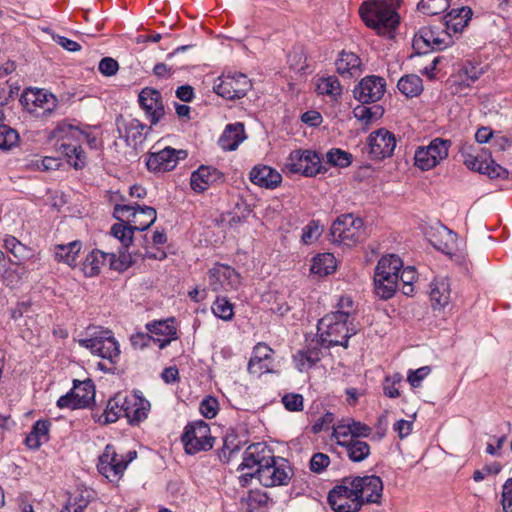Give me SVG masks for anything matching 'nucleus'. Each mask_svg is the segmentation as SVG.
<instances>
[{
    "label": "nucleus",
    "instance_id": "obj_5",
    "mask_svg": "<svg viewBox=\"0 0 512 512\" xmlns=\"http://www.w3.org/2000/svg\"><path fill=\"white\" fill-rule=\"evenodd\" d=\"M108 262L110 268L118 271L128 269L134 262L132 254L121 249L119 255L110 252L106 253L99 249L91 251L85 258L83 263V272L88 277H94L100 273V269Z\"/></svg>",
    "mask_w": 512,
    "mask_h": 512
},
{
    "label": "nucleus",
    "instance_id": "obj_52",
    "mask_svg": "<svg viewBox=\"0 0 512 512\" xmlns=\"http://www.w3.org/2000/svg\"><path fill=\"white\" fill-rule=\"evenodd\" d=\"M483 73L484 70L482 67L471 62H467L460 69L459 76L461 77L462 82L467 86H470L472 83L476 82Z\"/></svg>",
    "mask_w": 512,
    "mask_h": 512
},
{
    "label": "nucleus",
    "instance_id": "obj_51",
    "mask_svg": "<svg viewBox=\"0 0 512 512\" xmlns=\"http://www.w3.org/2000/svg\"><path fill=\"white\" fill-rule=\"evenodd\" d=\"M327 162L333 166L345 168L352 162V155L339 148H332L326 154Z\"/></svg>",
    "mask_w": 512,
    "mask_h": 512
},
{
    "label": "nucleus",
    "instance_id": "obj_44",
    "mask_svg": "<svg viewBox=\"0 0 512 512\" xmlns=\"http://www.w3.org/2000/svg\"><path fill=\"white\" fill-rule=\"evenodd\" d=\"M317 91L319 94L330 96L336 99L342 93V88L339 80L335 76L321 78L317 84Z\"/></svg>",
    "mask_w": 512,
    "mask_h": 512
},
{
    "label": "nucleus",
    "instance_id": "obj_33",
    "mask_svg": "<svg viewBox=\"0 0 512 512\" xmlns=\"http://www.w3.org/2000/svg\"><path fill=\"white\" fill-rule=\"evenodd\" d=\"M341 447L345 448L349 460L355 463L364 461L371 454L370 445L360 439H350L341 443Z\"/></svg>",
    "mask_w": 512,
    "mask_h": 512
},
{
    "label": "nucleus",
    "instance_id": "obj_22",
    "mask_svg": "<svg viewBox=\"0 0 512 512\" xmlns=\"http://www.w3.org/2000/svg\"><path fill=\"white\" fill-rule=\"evenodd\" d=\"M223 173L212 166H200L193 171L190 177L191 189L196 193H202L211 185L222 181Z\"/></svg>",
    "mask_w": 512,
    "mask_h": 512
},
{
    "label": "nucleus",
    "instance_id": "obj_21",
    "mask_svg": "<svg viewBox=\"0 0 512 512\" xmlns=\"http://www.w3.org/2000/svg\"><path fill=\"white\" fill-rule=\"evenodd\" d=\"M124 417L130 425H138L148 417L150 402L138 392H134L123 398Z\"/></svg>",
    "mask_w": 512,
    "mask_h": 512
},
{
    "label": "nucleus",
    "instance_id": "obj_48",
    "mask_svg": "<svg viewBox=\"0 0 512 512\" xmlns=\"http://www.w3.org/2000/svg\"><path fill=\"white\" fill-rule=\"evenodd\" d=\"M211 309L213 314L219 319L230 321L233 318V305L225 297H217L213 302Z\"/></svg>",
    "mask_w": 512,
    "mask_h": 512
},
{
    "label": "nucleus",
    "instance_id": "obj_11",
    "mask_svg": "<svg viewBox=\"0 0 512 512\" xmlns=\"http://www.w3.org/2000/svg\"><path fill=\"white\" fill-rule=\"evenodd\" d=\"M451 141L435 138L428 146L419 147L415 151V165L423 171L436 167L441 161L448 157Z\"/></svg>",
    "mask_w": 512,
    "mask_h": 512
},
{
    "label": "nucleus",
    "instance_id": "obj_6",
    "mask_svg": "<svg viewBox=\"0 0 512 512\" xmlns=\"http://www.w3.org/2000/svg\"><path fill=\"white\" fill-rule=\"evenodd\" d=\"M332 241L353 246L366 238V228L360 217L353 214H343L332 223L330 229Z\"/></svg>",
    "mask_w": 512,
    "mask_h": 512
},
{
    "label": "nucleus",
    "instance_id": "obj_57",
    "mask_svg": "<svg viewBox=\"0 0 512 512\" xmlns=\"http://www.w3.org/2000/svg\"><path fill=\"white\" fill-rule=\"evenodd\" d=\"M303 396L298 393H287L282 397L284 407L291 412H299L304 408Z\"/></svg>",
    "mask_w": 512,
    "mask_h": 512
},
{
    "label": "nucleus",
    "instance_id": "obj_40",
    "mask_svg": "<svg viewBox=\"0 0 512 512\" xmlns=\"http://www.w3.org/2000/svg\"><path fill=\"white\" fill-rule=\"evenodd\" d=\"M430 300L432 302V306L434 308L445 307L450 300V286L449 283L442 279L432 283L431 292H430Z\"/></svg>",
    "mask_w": 512,
    "mask_h": 512
},
{
    "label": "nucleus",
    "instance_id": "obj_14",
    "mask_svg": "<svg viewBox=\"0 0 512 512\" xmlns=\"http://www.w3.org/2000/svg\"><path fill=\"white\" fill-rule=\"evenodd\" d=\"M187 157V151L167 146L159 151L150 152L146 160L147 169L154 173H164L173 170L179 160Z\"/></svg>",
    "mask_w": 512,
    "mask_h": 512
},
{
    "label": "nucleus",
    "instance_id": "obj_25",
    "mask_svg": "<svg viewBox=\"0 0 512 512\" xmlns=\"http://www.w3.org/2000/svg\"><path fill=\"white\" fill-rule=\"evenodd\" d=\"M472 14V9L468 6L451 9L444 16L445 30L450 34L461 33L471 20Z\"/></svg>",
    "mask_w": 512,
    "mask_h": 512
},
{
    "label": "nucleus",
    "instance_id": "obj_49",
    "mask_svg": "<svg viewBox=\"0 0 512 512\" xmlns=\"http://www.w3.org/2000/svg\"><path fill=\"white\" fill-rule=\"evenodd\" d=\"M332 429L331 440H334L337 445L341 446V443L349 442L351 437L349 417L339 420Z\"/></svg>",
    "mask_w": 512,
    "mask_h": 512
},
{
    "label": "nucleus",
    "instance_id": "obj_39",
    "mask_svg": "<svg viewBox=\"0 0 512 512\" xmlns=\"http://www.w3.org/2000/svg\"><path fill=\"white\" fill-rule=\"evenodd\" d=\"M398 283L399 278L397 277H387V279L385 278L384 280L381 278V275H376L374 273V292L383 300H388L394 296Z\"/></svg>",
    "mask_w": 512,
    "mask_h": 512
},
{
    "label": "nucleus",
    "instance_id": "obj_27",
    "mask_svg": "<svg viewBox=\"0 0 512 512\" xmlns=\"http://www.w3.org/2000/svg\"><path fill=\"white\" fill-rule=\"evenodd\" d=\"M337 73L344 78L358 76L362 72V61L360 57L343 50L335 61Z\"/></svg>",
    "mask_w": 512,
    "mask_h": 512
},
{
    "label": "nucleus",
    "instance_id": "obj_41",
    "mask_svg": "<svg viewBox=\"0 0 512 512\" xmlns=\"http://www.w3.org/2000/svg\"><path fill=\"white\" fill-rule=\"evenodd\" d=\"M82 244L80 241L75 240L68 244H61L55 246V258L59 262L73 265L77 255L81 250Z\"/></svg>",
    "mask_w": 512,
    "mask_h": 512
},
{
    "label": "nucleus",
    "instance_id": "obj_32",
    "mask_svg": "<svg viewBox=\"0 0 512 512\" xmlns=\"http://www.w3.org/2000/svg\"><path fill=\"white\" fill-rule=\"evenodd\" d=\"M51 427L49 420H37L25 438V444L31 449H39L43 441H48V434Z\"/></svg>",
    "mask_w": 512,
    "mask_h": 512
},
{
    "label": "nucleus",
    "instance_id": "obj_20",
    "mask_svg": "<svg viewBox=\"0 0 512 512\" xmlns=\"http://www.w3.org/2000/svg\"><path fill=\"white\" fill-rule=\"evenodd\" d=\"M146 329L153 336V343L160 349L166 348L172 341L178 339L175 319L156 320L146 324Z\"/></svg>",
    "mask_w": 512,
    "mask_h": 512
},
{
    "label": "nucleus",
    "instance_id": "obj_7",
    "mask_svg": "<svg viewBox=\"0 0 512 512\" xmlns=\"http://www.w3.org/2000/svg\"><path fill=\"white\" fill-rule=\"evenodd\" d=\"M181 441L185 452L194 455L212 449L214 438L211 436L209 425L203 420H198L185 426Z\"/></svg>",
    "mask_w": 512,
    "mask_h": 512
},
{
    "label": "nucleus",
    "instance_id": "obj_47",
    "mask_svg": "<svg viewBox=\"0 0 512 512\" xmlns=\"http://www.w3.org/2000/svg\"><path fill=\"white\" fill-rule=\"evenodd\" d=\"M383 112L384 110L380 105H374L372 107L358 105L353 110L354 117L358 120L364 121L366 124L381 117Z\"/></svg>",
    "mask_w": 512,
    "mask_h": 512
},
{
    "label": "nucleus",
    "instance_id": "obj_28",
    "mask_svg": "<svg viewBox=\"0 0 512 512\" xmlns=\"http://www.w3.org/2000/svg\"><path fill=\"white\" fill-rule=\"evenodd\" d=\"M244 124H228L219 138V145L225 151H234L245 140Z\"/></svg>",
    "mask_w": 512,
    "mask_h": 512
},
{
    "label": "nucleus",
    "instance_id": "obj_8",
    "mask_svg": "<svg viewBox=\"0 0 512 512\" xmlns=\"http://www.w3.org/2000/svg\"><path fill=\"white\" fill-rule=\"evenodd\" d=\"M95 400V385L91 379L84 381L74 380L73 387L57 400V407L71 410L90 407Z\"/></svg>",
    "mask_w": 512,
    "mask_h": 512
},
{
    "label": "nucleus",
    "instance_id": "obj_60",
    "mask_svg": "<svg viewBox=\"0 0 512 512\" xmlns=\"http://www.w3.org/2000/svg\"><path fill=\"white\" fill-rule=\"evenodd\" d=\"M355 307L354 302L351 297L349 296H342L338 300V303L336 305V310L333 311V314H344L345 313V319L350 320L351 315L354 313Z\"/></svg>",
    "mask_w": 512,
    "mask_h": 512
},
{
    "label": "nucleus",
    "instance_id": "obj_55",
    "mask_svg": "<svg viewBox=\"0 0 512 512\" xmlns=\"http://www.w3.org/2000/svg\"><path fill=\"white\" fill-rule=\"evenodd\" d=\"M322 231L319 221L312 220L302 229L301 240L304 244H311L319 238Z\"/></svg>",
    "mask_w": 512,
    "mask_h": 512
},
{
    "label": "nucleus",
    "instance_id": "obj_12",
    "mask_svg": "<svg viewBox=\"0 0 512 512\" xmlns=\"http://www.w3.org/2000/svg\"><path fill=\"white\" fill-rule=\"evenodd\" d=\"M251 87V81L245 74L235 73L219 77L213 90L217 95L227 100H236L246 96Z\"/></svg>",
    "mask_w": 512,
    "mask_h": 512
},
{
    "label": "nucleus",
    "instance_id": "obj_62",
    "mask_svg": "<svg viewBox=\"0 0 512 512\" xmlns=\"http://www.w3.org/2000/svg\"><path fill=\"white\" fill-rule=\"evenodd\" d=\"M4 246L10 253H12L18 259L23 257L24 252L26 250L25 245H23L17 238L11 235L5 237Z\"/></svg>",
    "mask_w": 512,
    "mask_h": 512
},
{
    "label": "nucleus",
    "instance_id": "obj_29",
    "mask_svg": "<svg viewBox=\"0 0 512 512\" xmlns=\"http://www.w3.org/2000/svg\"><path fill=\"white\" fill-rule=\"evenodd\" d=\"M322 357V350L318 345H308L306 348L297 351L293 360L300 372L308 371L315 366Z\"/></svg>",
    "mask_w": 512,
    "mask_h": 512
},
{
    "label": "nucleus",
    "instance_id": "obj_2",
    "mask_svg": "<svg viewBox=\"0 0 512 512\" xmlns=\"http://www.w3.org/2000/svg\"><path fill=\"white\" fill-rule=\"evenodd\" d=\"M359 13L364 23L379 35L392 37L400 23V17L395 9L383 1L364 2Z\"/></svg>",
    "mask_w": 512,
    "mask_h": 512
},
{
    "label": "nucleus",
    "instance_id": "obj_34",
    "mask_svg": "<svg viewBox=\"0 0 512 512\" xmlns=\"http://www.w3.org/2000/svg\"><path fill=\"white\" fill-rule=\"evenodd\" d=\"M23 99L27 104L31 102L35 107L42 108L44 112H52L57 105V100L54 95L41 90L26 91L23 95Z\"/></svg>",
    "mask_w": 512,
    "mask_h": 512
},
{
    "label": "nucleus",
    "instance_id": "obj_24",
    "mask_svg": "<svg viewBox=\"0 0 512 512\" xmlns=\"http://www.w3.org/2000/svg\"><path fill=\"white\" fill-rule=\"evenodd\" d=\"M53 135L58 139L75 140L76 142L85 141L92 149H99L100 147V142L95 136L65 122L60 123L55 128Z\"/></svg>",
    "mask_w": 512,
    "mask_h": 512
},
{
    "label": "nucleus",
    "instance_id": "obj_61",
    "mask_svg": "<svg viewBox=\"0 0 512 512\" xmlns=\"http://www.w3.org/2000/svg\"><path fill=\"white\" fill-rule=\"evenodd\" d=\"M330 458L324 453H315L310 459V470L314 473H322L329 465Z\"/></svg>",
    "mask_w": 512,
    "mask_h": 512
},
{
    "label": "nucleus",
    "instance_id": "obj_1",
    "mask_svg": "<svg viewBox=\"0 0 512 512\" xmlns=\"http://www.w3.org/2000/svg\"><path fill=\"white\" fill-rule=\"evenodd\" d=\"M114 216L119 223L111 227V235L127 249L133 242L135 231L147 230L157 219L156 209L151 206L117 204L114 207Z\"/></svg>",
    "mask_w": 512,
    "mask_h": 512
},
{
    "label": "nucleus",
    "instance_id": "obj_38",
    "mask_svg": "<svg viewBox=\"0 0 512 512\" xmlns=\"http://www.w3.org/2000/svg\"><path fill=\"white\" fill-rule=\"evenodd\" d=\"M397 88L406 97H416L423 91L422 79L415 74L404 75L399 79Z\"/></svg>",
    "mask_w": 512,
    "mask_h": 512
},
{
    "label": "nucleus",
    "instance_id": "obj_26",
    "mask_svg": "<svg viewBox=\"0 0 512 512\" xmlns=\"http://www.w3.org/2000/svg\"><path fill=\"white\" fill-rule=\"evenodd\" d=\"M249 178L253 184L267 189L276 188L282 180V176L279 172L266 165L255 166L250 171Z\"/></svg>",
    "mask_w": 512,
    "mask_h": 512
},
{
    "label": "nucleus",
    "instance_id": "obj_15",
    "mask_svg": "<svg viewBox=\"0 0 512 512\" xmlns=\"http://www.w3.org/2000/svg\"><path fill=\"white\" fill-rule=\"evenodd\" d=\"M97 469L110 482H117L123 476L126 467L124 461L120 458V454L116 452L115 447L108 444L99 456Z\"/></svg>",
    "mask_w": 512,
    "mask_h": 512
},
{
    "label": "nucleus",
    "instance_id": "obj_9",
    "mask_svg": "<svg viewBox=\"0 0 512 512\" xmlns=\"http://www.w3.org/2000/svg\"><path fill=\"white\" fill-rule=\"evenodd\" d=\"M286 167L291 173H300L305 177H313L326 172L322 166L320 155L312 150H294L290 153Z\"/></svg>",
    "mask_w": 512,
    "mask_h": 512
},
{
    "label": "nucleus",
    "instance_id": "obj_64",
    "mask_svg": "<svg viewBox=\"0 0 512 512\" xmlns=\"http://www.w3.org/2000/svg\"><path fill=\"white\" fill-rule=\"evenodd\" d=\"M502 506L505 512H512V478L507 479L503 485Z\"/></svg>",
    "mask_w": 512,
    "mask_h": 512
},
{
    "label": "nucleus",
    "instance_id": "obj_37",
    "mask_svg": "<svg viewBox=\"0 0 512 512\" xmlns=\"http://www.w3.org/2000/svg\"><path fill=\"white\" fill-rule=\"evenodd\" d=\"M336 269V259L332 253H322L315 256L310 268L311 273L326 276Z\"/></svg>",
    "mask_w": 512,
    "mask_h": 512
},
{
    "label": "nucleus",
    "instance_id": "obj_4",
    "mask_svg": "<svg viewBox=\"0 0 512 512\" xmlns=\"http://www.w3.org/2000/svg\"><path fill=\"white\" fill-rule=\"evenodd\" d=\"M89 338L78 341L81 347L88 349L93 355L116 364L120 358V346L113 332L100 328H88Z\"/></svg>",
    "mask_w": 512,
    "mask_h": 512
},
{
    "label": "nucleus",
    "instance_id": "obj_58",
    "mask_svg": "<svg viewBox=\"0 0 512 512\" xmlns=\"http://www.w3.org/2000/svg\"><path fill=\"white\" fill-rule=\"evenodd\" d=\"M351 437L350 439L367 438L372 433V428L367 424L349 417Z\"/></svg>",
    "mask_w": 512,
    "mask_h": 512
},
{
    "label": "nucleus",
    "instance_id": "obj_19",
    "mask_svg": "<svg viewBox=\"0 0 512 512\" xmlns=\"http://www.w3.org/2000/svg\"><path fill=\"white\" fill-rule=\"evenodd\" d=\"M356 484V491L359 494L361 507L366 503H379L383 492V482L379 476L366 475L353 477Z\"/></svg>",
    "mask_w": 512,
    "mask_h": 512
},
{
    "label": "nucleus",
    "instance_id": "obj_43",
    "mask_svg": "<svg viewBox=\"0 0 512 512\" xmlns=\"http://www.w3.org/2000/svg\"><path fill=\"white\" fill-rule=\"evenodd\" d=\"M208 277L210 280L213 278H217V281L228 280L231 286H237L239 284V274L229 266L219 265L217 267H213L208 272Z\"/></svg>",
    "mask_w": 512,
    "mask_h": 512
},
{
    "label": "nucleus",
    "instance_id": "obj_17",
    "mask_svg": "<svg viewBox=\"0 0 512 512\" xmlns=\"http://www.w3.org/2000/svg\"><path fill=\"white\" fill-rule=\"evenodd\" d=\"M386 88L385 79L370 75L366 76L355 86L353 94L355 99L363 104L377 102L384 95Z\"/></svg>",
    "mask_w": 512,
    "mask_h": 512
},
{
    "label": "nucleus",
    "instance_id": "obj_56",
    "mask_svg": "<svg viewBox=\"0 0 512 512\" xmlns=\"http://www.w3.org/2000/svg\"><path fill=\"white\" fill-rule=\"evenodd\" d=\"M200 413L207 419L214 418L219 410V403L217 398L213 396L205 397L200 403Z\"/></svg>",
    "mask_w": 512,
    "mask_h": 512
},
{
    "label": "nucleus",
    "instance_id": "obj_59",
    "mask_svg": "<svg viewBox=\"0 0 512 512\" xmlns=\"http://www.w3.org/2000/svg\"><path fill=\"white\" fill-rule=\"evenodd\" d=\"M483 174L487 175L491 179L500 178L507 179L509 172L506 168L497 164L494 160L490 159L486 161Z\"/></svg>",
    "mask_w": 512,
    "mask_h": 512
},
{
    "label": "nucleus",
    "instance_id": "obj_3",
    "mask_svg": "<svg viewBox=\"0 0 512 512\" xmlns=\"http://www.w3.org/2000/svg\"><path fill=\"white\" fill-rule=\"evenodd\" d=\"M317 330L323 344L327 347L342 346L348 348L349 339L357 333L351 320L345 319V313H328L317 324Z\"/></svg>",
    "mask_w": 512,
    "mask_h": 512
},
{
    "label": "nucleus",
    "instance_id": "obj_36",
    "mask_svg": "<svg viewBox=\"0 0 512 512\" xmlns=\"http://www.w3.org/2000/svg\"><path fill=\"white\" fill-rule=\"evenodd\" d=\"M121 394L109 399L106 409L103 414L99 417V422L102 424H109L116 422L121 415L124 416V404Z\"/></svg>",
    "mask_w": 512,
    "mask_h": 512
},
{
    "label": "nucleus",
    "instance_id": "obj_45",
    "mask_svg": "<svg viewBox=\"0 0 512 512\" xmlns=\"http://www.w3.org/2000/svg\"><path fill=\"white\" fill-rule=\"evenodd\" d=\"M247 451L252 452L255 460H259L257 469H264V465H269V463L274 462V455L272 450L269 449L264 443H253L248 448Z\"/></svg>",
    "mask_w": 512,
    "mask_h": 512
},
{
    "label": "nucleus",
    "instance_id": "obj_13",
    "mask_svg": "<svg viewBox=\"0 0 512 512\" xmlns=\"http://www.w3.org/2000/svg\"><path fill=\"white\" fill-rule=\"evenodd\" d=\"M257 479L265 487L285 485L292 477V468L288 460L274 457V462L264 465V469H256Z\"/></svg>",
    "mask_w": 512,
    "mask_h": 512
},
{
    "label": "nucleus",
    "instance_id": "obj_10",
    "mask_svg": "<svg viewBox=\"0 0 512 512\" xmlns=\"http://www.w3.org/2000/svg\"><path fill=\"white\" fill-rule=\"evenodd\" d=\"M453 43L452 34L436 26L421 28L413 39V47L419 53H426L429 49L443 50Z\"/></svg>",
    "mask_w": 512,
    "mask_h": 512
},
{
    "label": "nucleus",
    "instance_id": "obj_18",
    "mask_svg": "<svg viewBox=\"0 0 512 512\" xmlns=\"http://www.w3.org/2000/svg\"><path fill=\"white\" fill-rule=\"evenodd\" d=\"M368 147L373 159L390 157L396 147L395 136L384 128L374 131L368 137Z\"/></svg>",
    "mask_w": 512,
    "mask_h": 512
},
{
    "label": "nucleus",
    "instance_id": "obj_31",
    "mask_svg": "<svg viewBox=\"0 0 512 512\" xmlns=\"http://www.w3.org/2000/svg\"><path fill=\"white\" fill-rule=\"evenodd\" d=\"M403 262L397 255L390 254L382 256L375 268V274L381 275V278L385 280L387 277L399 278V272L402 269Z\"/></svg>",
    "mask_w": 512,
    "mask_h": 512
},
{
    "label": "nucleus",
    "instance_id": "obj_16",
    "mask_svg": "<svg viewBox=\"0 0 512 512\" xmlns=\"http://www.w3.org/2000/svg\"><path fill=\"white\" fill-rule=\"evenodd\" d=\"M140 107L145 112L151 126L156 125L165 115V108L161 93L155 88L145 87L138 95Z\"/></svg>",
    "mask_w": 512,
    "mask_h": 512
},
{
    "label": "nucleus",
    "instance_id": "obj_35",
    "mask_svg": "<svg viewBox=\"0 0 512 512\" xmlns=\"http://www.w3.org/2000/svg\"><path fill=\"white\" fill-rule=\"evenodd\" d=\"M327 500L334 512H358L361 509V501L343 498L338 490H330Z\"/></svg>",
    "mask_w": 512,
    "mask_h": 512
},
{
    "label": "nucleus",
    "instance_id": "obj_30",
    "mask_svg": "<svg viewBox=\"0 0 512 512\" xmlns=\"http://www.w3.org/2000/svg\"><path fill=\"white\" fill-rule=\"evenodd\" d=\"M124 130V137L127 145L137 148V146L142 144L146 139L151 130V126H147L137 119H131L125 124Z\"/></svg>",
    "mask_w": 512,
    "mask_h": 512
},
{
    "label": "nucleus",
    "instance_id": "obj_46",
    "mask_svg": "<svg viewBox=\"0 0 512 512\" xmlns=\"http://www.w3.org/2000/svg\"><path fill=\"white\" fill-rule=\"evenodd\" d=\"M450 0H420L417 9L426 15H438L446 11Z\"/></svg>",
    "mask_w": 512,
    "mask_h": 512
},
{
    "label": "nucleus",
    "instance_id": "obj_50",
    "mask_svg": "<svg viewBox=\"0 0 512 512\" xmlns=\"http://www.w3.org/2000/svg\"><path fill=\"white\" fill-rule=\"evenodd\" d=\"M19 141L18 132L6 124H0V149L10 150Z\"/></svg>",
    "mask_w": 512,
    "mask_h": 512
},
{
    "label": "nucleus",
    "instance_id": "obj_53",
    "mask_svg": "<svg viewBox=\"0 0 512 512\" xmlns=\"http://www.w3.org/2000/svg\"><path fill=\"white\" fill-rule=\"evenodd\" d=\"M332 490H338L341 497L348 500H359V494H357L356 484L353 477H344Z\"/></svg>",
    "mask_w": 512,
    "mask_h": 512
},
{
    "label": "nucleus",
    "instance_id": "obj_42",
    "mask_svg": "<svg viewBox=\"0 0 512 512\" xmlns=\"http://www.w3.org/2000/svg\"><path fill=\"white\" fill-rule=\"evenodd\" d=\"M439 237V239L433 242L435 248L447 255H454L457 251V234L443 227L442 231L439 232Z\"/></svg>",
    "mask_w": 512,
    "mask_h": 512
},
{
    "label": "nucleus",
    "instance_id": "obj_23",
    "mask_svg": "<svg viewBox=\"0 0 512 512\" xmlns=\"http://www.w3.org/2000/svg\"><path fill=\"white\" fill-rule=\"evenodd\" d=\"M272 353L273 350L264 343H258L252 352L248 363V371L251 374L261 376L264 373L272 371Z\"/></svg>",
    "mask_w": 512,
    "mask_h": 512
},
{
    "label": "nucleus",
    "instance_id": "obj_54",
    "mask_svg": "<svg viewBox=\"0 0 512 512\" xmlns=\"http://www.w3.org/2000/svg\"><path fill=\"white\" fill-rule=\"evenodd\" d=\"M417 272L414 267L407 266L400 270L399 272V281L402 282V292L404 295L410 296L412 295L414 288L413 283L416 280Z\"/></svg>",
    "mask_w": 512,
    "mask_h": 512
},
{
    "label": "nucleus",
    "instance_id": "obj_63",
    "mask_svg": "<svg viewBox=\"0 0 512 512\" xmlns=\"http://www.w3.org/2000/svg\"><path fill=\"white\" fill-rule=\"evenodd\" d=\"M98 69L102 75L111 77L117 73L119 64L114 58L104 57L100 60Z\"/></svg>",
    "mask_w": 512,
    "mask_h": 512
}]
</instances>
